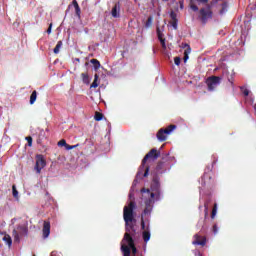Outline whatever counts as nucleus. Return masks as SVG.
<instances>
[{
	"instance_id": "49530a36",
	"label": "nucleus",
	"mask_w": 256,
	"mask_h": 256,
	"mask_svg": "<svg viewBox=\"0 0 256 256\" xmlns=\"http://www.w3.org/2000/svg\"><path fill=\"white\" fill-rule=\"evenodd\" d=\"M66 151H71V149H73L72 145L66 144L65 147Z\"/></svg>"
},
{
	"instance_id": "39448f33",
	"label": "nucleus",
	"mask_w": 256,
	"mask_h": 256,
	"mask_svg": "<svg viewBox=\"0 0 256 256\" xmlns=\"http://www.w3.org/2000/svg\"><path fill=\"white\" fill-rule=\"evenodd\" d=\"M208 91H215L219 85H221V77L219 76H210L205 81Z\"/></svg>"
},
{
	"instance_id": "a18cd8bd",
	"label": "nucleus",
	"mask_w": 256,
	"mask_h": 256,
	"mask_svg": "<svg viewBox=\"0 0 256 256\" xmlns=\"http://www.w3.org/2000/svg\"><path fill=\"white\" fill-rule=\"evenodd\" d=\"M52 27H53V24H50L46 31V33H48V35H50Z\"/></svg>"
},
{
	"instance_id": "0eeeda50",
	"label": "nucleus",
	"mask_w": 256,
	"mask_h": 256,
	"mask_svg": "<svg viewBox=\"0 0 256 256\" xmlns=\"http://www.w3.org/2000/svg\"><path fill=\"white\" fill-rule=\"evenodd\" d=\"M126 243L128 244V246L127 245L121 246L123 256H131V251H132L133 255H137V247H135V241L132 240V241L126 242Z\"/></svg>"
},
{
	"instance_id": "b1692460",
	"label": "nucleus",
	"mask_w": 256,
	"mask_h": 256,
	"mask_svg": "<svg viewBox=\"0 0 256 256\" xmlns=\"http://www.w3.org/2000/svg\"><path fill=\"white\" fill-rule=\"evenodd\" d=\"M90 63H92V65H94V69H99V67H101V63L97 59H91Z\"/></svg>"
},
{
	"instance_id": "cd10ccee",
	"label": "nucleus",
	"mask_w": 256,
	"mask_h": 256,
	"mask_svg": "<svg viewBox=\"0 0 256 256\" xmlns=\"http://www.w3.org/2000/svg\"><path fill=\"white\" fill-rule=\"evenodd\" d=\"M215 215H217V203L214 204L212 213H211V219H215Z\"/></svg>"
},
{
	"instance_id": "f03ea898",
	"label": "nucleus",
	"mask_w": 256,
	"mask_h": 256,
	"mask_svg": "<svg viewBox=\"0 0 256 256\" xmlns=\"http://www.w3.org/2000/svg\"><path fill=\"white\" fill-rule=\"evenodd\" d=\"M159 157H161V152H159L157 149H151L143 158L142 160V164L139 168V171L137 173V177H139V175L143 174V170H144V174L143 177H148L149 176V166L145 167V163H147V161H149V159H152V161H157V159H159Z\"/></svg>"
},
{
	"instance_id": "4c0bfd02",
	"label": "nucleus",
	"mask_w": 256,
	"mask_h": 256,
	"mask_svg": "<svg viewBox=\"0 0 256 256\" xmlns=\"http://www.w3.org/2000/svg\"><path fill=\"white\" fill-rule=\"evenodd\" d=\"M204 208H205V217H207V213L209 211V202L204 203Z\"/></svg>"
},
{
	"instance_id": "f257e3e1",
	"label": "nucleus",
	"mask_w": 256,
	"mask_h": 256,
	"mask_svg": "<svg viewBox=\"0 0 256 256\" xmlns=\"http://www.w3.org/2000/svg\"><path fill=\"white\" fill-rule=\"evenodd\" d=\"M150 189L142 188L141 189L142 197H151V199H155V201H160L161 200V182H159V176L153 177L150 185Z\"/></svg>"
},
{
	"instance_id": "f8f14e48",
	"label": "nucleus",
	"mask_w": 256,
	"mask_h": 256,
	"mask_svg": "<svg viewBox=\"0 0 256 256\" xmlns=\"http://www.w3.org/2000/svg\"><path fill=\"white\" fill-rule=\"evenodd\" d=\"M192 243L193 245H201V247H205V245H207V238H205V236H200L199 234H196Z\"/></svg>"
},
{
	"instance_id": "ea45409f",
	"label": "nucleus",
	"mask_w": 256,
	"mask_h": 256,
	"mask_svg": "<svg viewBox=\"0 0 256 256\" xmlns=\"http://www.w3.org/2000/svg\"><path fill=\"white\" fill-rule=\"evenodd\" d=\"M151 23H153V18L149 17L146 22V27H151Z\"/></svg>"
},
{
	"instance_id": "473e14b6",
	"label": "nucleus",
	"mask_w": 256,
	"mask_h": 256,
	"mask_svg": "<svg viewBox=\"0 0 256 256\" xmlns=\"http://www.w3.org/2000/svg\"><path fill=\"white\" fill-rule=\"evenodd\" d=\"M141 229L142 231H147V227H145V219L141 216Z\"/></svg>"
},
{
	"instance_id": "1a4fd4ad",
	"label": "nucleus",
	"mask_w": 256,
	"mask_h": 256,
	"mask_svg": "<svg viewBox=\"0 0 256 256\" xmlns=\"http://www.w3.org/2000/svg\"><path fill=\"white\" fill-rule=\"evenodd\" d=\"M25 233H27V226L18 225L17 228H15L12 232V235L14 237V241L16 243H19V241H21L20 235H25Z\"/></svg>"
},
{
	"instance_id": "393cba45",
	"label": "nucleus",
	"mask_w": 256,
	"mask_h": 256,
	"mask_svg": "<svg viewBox=\"0 0 256 256\" xmlns=\"http://www.w3.org/2000/svg\"><path fill=\"white\" fill-rule=\"evenodd\" d=\"M190 8L192 9V11H199V7H197V5H195V0H190Z\"/></svg>"
},
{
	"instance_id": "c85d7f7f",
	"label": "nucleus",
	"mask_w": 256,
	"mask_h": 256,
	"mask_svg": "<svg viewBox=\"0 0 256 256\" xmlns=\"http://www.w3.org/2000/svg\"><path fill=\"white\" fill-rule=\"evenodd\" d=\"M202 179H203L204 183L207 182V179H208L209 181H211V174H210V173H204Z\"/></svg>"
},
{
	"instance_id": "5701e85b",
	"label": "nucleus",
	"mask_w": 256,
	"mask_h": 256,
	"mask_svg": "<svg viewBox=\"0 0 256 256\" xmlns=\"http://www.w3.org/2000/svg\"><path fill=\"white\" fill-rule=\"evenodd\" d=\"M61 47H63V41H58L57 45L54 48V53L55 55H57L61 49Z\"/></svg>"
},
{
	"instance_id": "3c124183",
	"label": "nucleus",
	"mask_w": 256,
	"mask_h": 256,
	"mask_svg": "<svg viewBox=\"0 0 256 256\" xmlns=\"http://www.w3.org/2000/svg\"><path fill=\"white\" fill-rule=\"evenodd\" d=\"M219 2V0H216V3Z\"/></svg>"
},
{
	"instance_id": "bb28decb",
	"label": "nucleus",
	"mask_w": 256,
	"mask_h": 256,
	"mask_svg": "<svg viewBox=\"0 0 256 256\" xmlns=\"http://www.w3.org/2000/svg\"><path fill=\"white\" fill-rule=\"evenodd\" d=\"M12 194L16 199L19 197V191H17V187H15V185L12 186Z\"/></svg>"
},
{
	"instance_id": "f704fd0d",
	"label": "nucleus",
	"mask_w": 256,
	"mask_h": 256,
	"mask_svg": "<svg viewBox=\"0 0 256 256\" xmlns=\"http://www.w3.org/2000/svg\"><path fill=\"white\" fill-rule=\"evenodd\" d=\"M156 33H157V36H158L159 40L164 39L163 38V32H161V29L157 28Z\"/></svg>"
},
{
	"instance_id": "de8ad7c7",
	"label": "nucleus",
	"mask_w": 256,
	"mask_h": 256,
	"mask_svg": "<svg viewBox=\"0 0 256 256\" xmlns=\"http://www.w3.org/2000/svg\"><path fill=\"white\" fill-rule=\"evenodd\" d=\"M243 94L245 95V97L249 96V90H244Z\"/></svg>"
},
{
	"instance_id": "8fccbe9b",
	"label": "nucleus",
	"mask_w": 256,
	"mask_h": 256,
	"mask_svg": "<svg viewBox=\"0 0 256 256\" xmlns=\"http://www.w3.org/2000/svg\"><path fill=\"white\" fill-rule=\"evenodd\" d=\"M162 1H169V0H162Z\"/></svg>"
},
{
	"instance_id": "09e8293b",
	"label": "nucleus",
	"mask_w": 256,
	"mask_h": 256,
	"mask_svg": "<svg viewBox=\"0 0 256 256\" xmlns=\"http://www.w3.org/2000/svg\"><path fill=\"white\" fill-rule=\"evenodd\" d=\"M77 147H79V144L72 145V149H77Z\"/></svg>"
},
{
	"instance_id": "4468645a",
	"label": "nucleus",
	"mask_w": 256,
	"mask_h": 256,
	"mask_svg": "<svg viewBox=\"0 0 256 256\" xmlns=\"http://www.w3.org/2000/svg\"><path fill=\"white\" fill-rule=\"evenodd\" d=\"M135 235H137V230L135 228H132L131 230L125 232L123 241H126V243L134 241L133 237H135Z\"/></svg>"
},
{
	"instance_id": "4be33fe9",
	"label": "nucleus",
	"mask_w": 256,
	"mask_h": 256,
	"mask_svg": "<svg viewBox=\"0 0 256 256\" xmlns=\"http://www.w3.org/2000/svg\"><path fill=\"white\" fill-rule=\"evenodd\" d=\"M37 101V91H33L30 95V105H33Z\"/></svg>"
},
{
	"instance_id": "aec40b11",
	"label": "nucleus",
	"mask_w": 256,
	"mask_h": 256,
	"mask_svg": "<svg viewBox=\"0 0 256 256\" xmlns=\"http://www.w3.org/2000/svg\"><path fill=\"white\" fill-rule=\"evenodd\" d=\"M3 241L7 243L8 247H11V245H13V240L11 239V236L9 234L4 235Z\"/></svg>"
},
{
	"instance_id": "c03bdc74",
	"label": "nucleus",
	"mask_w": 256,
	"mask_h": 256,
	"mask_svg": "<svg viewBox=\"0 0 256 256\" xmlns=\"http://www.w3.org/2000/svg\"><path fill=\"white\" fill-rule=\"evenodd\" d=\"M227 80L233 85V75L227 76Z\"/></svg>"
},
{
	"instance_id": "f3484780",
	"label": "nucleus",
	"mask_w": 256,
	"mask_h": 256,
	"mask_svg": "<svg viewBox=\"0 0 256 256\" xmlns=\"http://www.w3.org/2000/svg\"><path fill=\"white\" fill-rule=\"evenodd\" d=\"M142 238L144 243H148V241L151 239V232H149V226H147L146 230L142 232Z\"/></svg>"
},
{
	"instance_id": "9d476101",
	"label": "nucleus",
	"mask_w": 256,
	"mask_h": 256,
	"mask_svg": "<svg viewBox=\"0 0 256 256\" xmlns=\"http://www.w3.org/2000/svg\"><path fill=\"white\" fill-rule=\"evenodd\" d=\"M46 165H47V161L45 160L43 155H37L34 169L36 173H38V175L41 173V170L45 169Z\"/></svg>"
},
{
	"instance_id": "dca6fc26",
	"label": "nucleus",
	"mask_w": 256,
	"mask_h": 256,
	"mask_svg": "<svg viewBox=\"0 0 256 256\" xmlns=\"http://www.w3.org/2000/svg\"><path fill=\"white\" fill-rule=\"evenodd\" d=\"M184 63H187V61L189 60V55L191 54V46H189V44H184Z\"/></svg>"
},
{
	"instance_id": "20e7f679",
	"label": "nucleus",
	"mask_w": 256,
	"mask_h": 256,
	"mask_svg": "<svg viewBox=\"0 0 256 256\" xmlns=\"http://www.w3.org/2000/svg\"><path fill=\"white\" fill-rule=\"evenodd\" d=\"M175 129H177V125L175 124L169 125L166 129L161 128L156 134L158 141H167V135H170Z\"/></svg>"
},
{
	"instance_id": "72a5a7b5",
	"label": "nucleus",
	"mask_w": 256,
	"mask_h": 256,
	"mask_svg": "<svg viewBox=\"0 0 256 256\" xmlns=\"http://www.w3.org/2000/svg\"><path fill=\"white\" fill-rule=\"evenodd\" d=\"M174 63L179 67L181 65V57L177 56L174 58Z\"/></svg>"
},
{
	"instance_id": "9b49d317",
	"label": "nucleus",
	"mask_w": 256,
	"mask_h": 256,
	"mask_svg": "<svg viewBox=\"0 0 256 256\" xmlns=\"http://www.w3.org/2000/svg\"><path fill=\"white\" fill-rule=\"evenodd\" d=\"M110 14L112 15L113 19H119V17H121V3H115Z\"/></svg>"
},
{
	"instance_id": "37998d69",
	"label": "nucleus",
	"mask_w": 256,
	"mask_h": 256,
	"mask_svg": "<svg viewBox=\"0 0 256 256\" xmlns=\"http://www.w3.org/2000/svg\"><path fill=\"white\" fill-rule=\"evenodd\" d=\"M171 25L174 29H177V20H172Z\"/></svg>"
},
{
	"instance_id": "603ef678",
	"label": "nucleus",
	"mask_w": 256,
	"mask_h": 256,
	"mask_svg": "<svg viewBox=\"0 0 256 256\" xmlns=\"http://www.w3.org/2000/svg\"><path fill=\"white\" fill-rule=\"evenodd\" d=\"M12 221H15V218H14V219H12Z\"/></svg>"
},
{
	"instance_id": "423d86ee",
	"label": "nucleus",
	"mask_w": 256,
	"mask_h": 256,
	"mask_svg": "<svg viewBox=\"0 0 256 256\" xmlns=\"http://www.w3.org/2000/svg\"><path fill=\"white\" fill-rule=\"evenodd\" d=\"M199 19L203 25L207 23L208 19H213V11H211L210 7L201 8L199 11Z\"/></svg>"
},
{
	"instance_id": "864d4df0",
	"label": "nucleus",
	"mask_w": 256,
	"mask_h": 256,
	"mask_svg": "<svg viewBox=\"0 0 256 256\" xmlns=\"http://www.w3.org/2000/svg\"><path fill=\"white\" fill-rule=\"evenodd\" d=\"M33 256H35V255H33Z\"/></svg>"
},
{
	"instance_id": "a211bd4d",
	"label": "nucleus",
	"mask_w": 256,
	"mask_h": 256,
	"mask_svg": "<svg viewBox=\"0 0 256 256\" xmlns=\"http://www.w3.org/2000/svg\"><path fill=\"white\" fill-rule=\"evenodd\" d=\"M72 5L75 9L76 16L78 17V19H81V7H79V3H77V0H73Z\"/></svg>"
},
{
	"instance_id": "7ed1b4c3",
	"label": "nucleus",
	"mask_w": 256,
	"mask_h": 256,
	"mask_svg": "<svg viewBox=\"0 0 256 256\" xmlns=\"http://www.w3.org/2000/svg\"><path fill=\"white\" fill-rule=\"evenodd\" d=\"M134 209H135L134 201H131L128 206L124 207L123 217H124V221H125V231L126 232L135 228V218L133 216Z\"/></svg>"
},
{
	"instance_id": "7c9ffc66",
	"label": "nucleus",
	"mask_w": 256,
	"mask_h": 256,
	"mask_svg": "<svg viewBox=\"0 0 256 256\" xmlns=\"http://www.w3.org/2000/svg\"><path fill=\"white\" fill-rule=\"evenodd\" d=\"M26 141L28 143V147H32L33 146V138L31 136H27L26 137Z\"/></svg>"
},
{
	"instance_id": "2eb2a0df",
	"label": "nucleus",
	"mask_w": 256,
	"mask_h": 256,
	"mask_svg": "<svg viewBox=\"0 0 256 256\" xmlns=\"http://www.w3.org/2000/svg\"><path fill=\"white\" fill-rule=\"evenodd\" d=\"M42 233L44 239H47L51 235V223L49 221H44Z\"/></svg>"
},
{
	"instance_id": "a19ab883",
	"label": "nucleus",
	"mask_w": 256,
	"mask_h": 256,
	"mask_svg": "<svg viewBox=\"0 0 256 256\" xmlns=\"http://www.w3.org/2000/svg\"><path fill=\"white\" fill-rule=\"evenodd\" d=\"M212 231H213L214 235H217V233H219V229L217 228V224H215V225L212 227Z\"/></svg>"
},
{
	"instance_id": "6e6552de",
	"label": "nucleus",
	"mask_w": 256,
	"mask_h": 256,
	"mask_svg": "<svg viewBox=\"0 0 256 256\" xmlns=\"http://www.w3.org/2000/svg\"><path fill=\"white\" fill-rule=\"evenodd\" d=\"M144 199H146L144 201L145 208H144V211H143L141 217H145L147 215H151V212L153 211V205L155 204V198L144 197Z\"/></svg>"
},
{
	"instance_id": "79ce46f5",
	"label": "nucleus",
	"mask_w": 256,
	"mask_h": 256,
	"mask_svg": "<svg viewBox=\"0 0 256 256\" xmlns=\"http://www.w3.org/2000/svg\"><path fill=\"white\" fill-rule=\"evenodd\" d=\"M196 1L197 3H201L202 5L209 3V0H196Z\"/></svg>"
},
{
	"instance_id": "c756f323",
	"label": "nucleus",
	"mask_w": 256,
	"mask_h": 256,
	"mask_svg": "<svg viewBox=\"0 0 256 256\" xmlns=\"http://www.w3.org/2000/svg\"><path fill=\"white\" fill-rule=\"evenodd\" d=\"M227 11V2L222 3V9L220 10V15H223Z\"/></svg>"
},
{
	"instance_id": "2f4dec72",
	"label": "nucleus",
	"mask_w": 256,
	"mask_h": 256,
	"mask_svg": "<svg viewBox=\"0 0 256 256\" xmlns=\"http://www.w3.org/2000/svg\"><path fill=\"white\" fill-rule=\"evenodd\" d=\"M58 147H67V141L65 139H62L58 142Z\"/></svg>"
},
{
	"instance_id": "c9c22d12",
	"label": "nucleus",
	"mask_w": 256,
	"mask_h": 256,
	"mask_svg": "<svg viewBox=\"0 0 256 256\" xmlns=\"http://www.w3.org/2000/svg\"><path fill=\"white\" fill-rule=\"evenodd\" d=\"M163 162H158L157 166H156V171H161L163 169Z\"/></svg>"
},
{
	"instance_id": "a878e982",
	"label": "nucleus",
	"mask_w": 256,
	"mask_h": 256,
	"mask_svg": "<svg viewBox=\"0 0 256 256\" xmlns=\"http://www.w3.org/2000/svg\"><path fill=\"white\" fill-rule=\"evenodd\" d=\"M95 121H102L103 120V113L101 112H96L94 115Z\"/></svg>"
},
{
	"instance_id": "ddd939ff",
	"label": "nucleus",
	"mask_w": 256,
	"mask_h": 256,
	"mask_svg": "<svg viewBox=\"0 0 256 256\" xmlns=\"http://www.w3.org/2000/svg\"><path fill=\"white\" fill-rule=\"evenodd\" d=\"M135 235H137V230L135 228H132L131 230L125 232L123 241H126V243L134 241L133 237H135Z\"/></svg>"
},
{
	"instance_id": "e433bc0d",
	"label": "nucleus",
	"mask_w": 256,
	"mask_h": 256,
	"mask_svg": "<svg viewBox=\"0 0 256 256\" xmlns=\"http://www.w3.org/2000/svg\"><path fill=\"white\" fill-rule=\"evenodd\" d=\"M170 18L172 19V21H177V14L172 11V12L170 13Z\"/></svg>"
},
{
	"instance_id": "58836bf2",
	"label": "nucleus",
	"mask_w": 256,
	"mask_h": 256,
	"mask_svg": "<svg viewBox=\"0 0 256 256\" xmlns=\"http://www.w3.org/2000/svg\"><path fill=\"white\" fill-rule=\"evenodd\" d=\"M161 45H162V49H167V45L165 44V38H162L159 40Z\"/></svg>"
},
{
	"instance_id": "412c9836",
	"label": "nucleus",
	"mask_w": 256,
	"mask_h": 256,
	"mask_svg": "<svg viewBox=\"0 0 256 256\" xmlns=\"http://www.w3.org/2000/svg\"><path fill=\"white\" fill-rule=\"evenodd\" d=\"M82 77V81L85 85H89V83H91V80L89 79V74L87 73H82L81 74Z\"/></svg>"
},
{
	"instance_id": "6ab92c4d",
	"label": "nucleus",
	"mask_w": 256,
	"mask_h": 256,
	"mask_svg": "<svg viewBox=\"0 0 256 256\" xmlns=\"http://www.w3.org/2000/svg\"><path fill=\"white\" fill-rule=\"evenodd\" d=\"M99 80V75L95 74L94 75V81L93 83L90 85L91 89H97V87H99V83H97V81Z\"/></svg>"
}]
</instances>
